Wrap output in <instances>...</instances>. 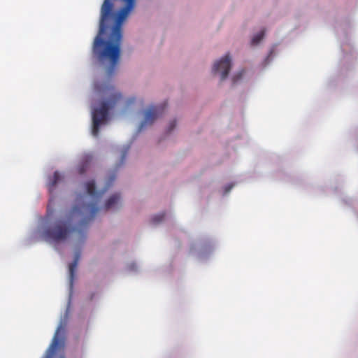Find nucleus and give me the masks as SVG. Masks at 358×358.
I'll return each instance as SVG.
<instances>
[{
	"label": "nucleus",
	"mask_w": 358,
	"mask_h": 358,
	"mask_svg": "<svg viewBox=\"0 0 358 358\" xmlns=\"http://www.w3.org/2000/svg\"><path fill=\"white\" fill-rule=\"evenodd\" d=\"M113 175L103 190H96L94 180L85 184L87 195H79L76 199V205L66 215L65 217L57 220L48 227L43 231L44 238L49 242L59 243L66 240L69 236L77 232L80 239L85 238L83 226L92 220L99 211L98 203L103 194L112 185L115 180Z\"/></svg>",
	"instance_id": "obj_1"
},
{
	"label": "nucleus",
	"mask_w": 358,
	"mask_h": 358,
	"mask_svg": "<svg viewBox=\"0 0 358 358\" xmlns=\"http://www.w3.org/2000/svg\"><path fill=\"white\" fill-rule=\"evenodd\" d=\"M108 90L110 92V97L102 101L100 106L94 108L92 111V134L96 137L99 135L100 126L106 123L108 120L109 110L113 108L122 99L121 94L115 92L113 87H109Z\"/></svg>",
	"instance_id": "obj_2"
},
{
	"label": "nucleus",
	"mask_w": 358,
	"mask_h": 358,
	"mask_svg": "<svg viewBox=\"0 0 358 358\" xmlns=\"http://www.w3.org/2000/svg\"><path fill=\"white\" fill-rule=\"evenodd\" d=\"M231 58L229 55L227 54L223 57L220 60L216 62L213 67V72L214 73H220L221 80H225L229 73L231 66Z\"/></svg>",
	"instance_id": "obj_3"
},
{
	"label": "nucleus",
	"mask_w": 358,
	"mask_h": 358,
	"mask_svg": "<svg viewBox=\"0 0 358 358\" xmlns=\"http://www.w3.org/2000/svg\"><path fill=\"white\" fill-rule=\"evenodd\" d=\"M162 113V109L159 107L152 106L144 114V119L139 126L138 130H142L145 127L151 125L155 120Z\"/></svg>",
	"instance_id": "obj_4"
},
{
	"label": "nucleus",
	"mask_w": 358,
	"mask_h": 358,
	"mask_svg": "<svg viewBox=\"0 0 358 358\" xmlns=\"http://www.w3.org/2000/svg\"><path fill=\"white\" fill-rule=\"evenodd\" d=\"M63 334H64V329H63L62 324H60L57 327V329L55 331V336L53 337L52 343L48 348V357H51L52 356H53L55 354L56 350H57V348L60 344V342H61L60 337L62 336Z\"/></svg>",
	"instance_id": "obj_5"
},
{
	"label": "nucleus",
	"mask_w": 358,
	"mask_h": 358,
	"mask_svg": "<svg viewBox=\"0 0 358 358\" xmlns=\"http://www.w3.org/2000/svg\"><path fill=\"white\" fill-rule=\"evenodd\" d=\"M62 180V176L58 171H55L52 177L49 178L48 187L50 193H52L57 184Z\"/></svg>",
	"instance_id": "obj_6"
},
{
	"label": "nucleus",
	"mask_w": 358,
	"mask_h": 358,
	"mask_svg": "<svg viewBox=\"0 0 358 358\" xmlns=\"http://www.w3.org/2000/svg\"><path fill=\"white\" fill-rule=\"evenodd\" d=\"M120 201V195L118 194H113L106 202L104 208L109 210L114 208Z\"/></svg>",
	"instance_id": "obj_7"
},
{
	"label": "nucleus",
	"mask_w": 358,
	"mask_h": 358,
	"mask_svg": "<svg viewBox=\"0 0 358 358\" xmlns=\"http://www.w3.org/2000/svg\"><path fill=\"white\" fill-rule=\"evenodd\" d=\"M92 160V156L91 155H86L84 156L82 164L79 166L78 168V173L80 174H83L86 169L87 168L88 165Z\"/></svg>",
	"instance_id": "obj_8"
},
{
	"label": "nucleus",
	"mask_w": 358,
	"mask_h": 358,
	"mask_svg": "<svg viewBox=\"0 0 358 358\" xmlns=\"http://www.w3.org/2000/svg\"><path fill=\"white\" fill-rule=\"evenodd\" d=\"M79 258H80V253L77 252L76 254L75 259L69 265V275H70V278H71V281H73V280L74 273L76 269Z\"/></svg>",
	"instance_id": "obj_9"
},
{
	"label": "nucleus",
	"mask_w": 358,
	"mask_h": 358,
	"mask_svg": "<svg viewBox=\"0 0 358 358\" xmlns=\"http://www.w3.org/2000/svg\"><path fill=\"white\" fill-rule=\"evenodd\" d=\"M264 33H265V31L262 30L259 33H258L257 34L254 36L253 38H252V41H251L252 45H257L263 39V38L264 36Z\"/></svg>",
	"instance_id": "obj_10"
},
{
	"label": "nucleus",
	"mask_w": 358,
	"mask_h": 358,
	"mask_svg": "<svg viewBox=\"0 0 358 358\" xmlns=\"http://www.w3.org/2000/svg\"><path fill=\"white\" fill-rule=\"evenodd\" d=\"M164 217H165L164 213H159L158 215H155L152 217V222L153 224H158L164 220Z\"/></svg>",
	"instance_id": "obj_11"
},
{
	"label": "nucleus",
	"mask_w": 358,
	"mask_h": 358,
	"mask_svg": "<svg viewBox=\"0 0 358 358\" xmlns=\"http://www.w3.org/2000/svg\"><path fill=\"white\" fill-rule=\"evenodd\" d=\"M243 73L244 71H241L238 72L236 75H235L232 78L233 83H236L239 79H241L243 76Z\"/></svg>",
	"instance_id": "obj_12"
},
{
	"label": "nucleus",
	"mask_w": 358,
	"mask_h": 358,
	"mask_svg": "<svg viewBox=\"0 0 358 358\" xmlns=\"http://www.w3.org/2000/svg\"><path fill=\"white\" fill-rule=\"evenodd\" d=\"M176 121L174 120L171 121L169 124V128H168V132L170 133L176 127Z\"/></svg>",
	"instance_id": "obj_13"
},
{
	"label": "nucleus",
	"mask_w": 358,
	"mask_h": 358,
	"mask_svg": "<svg viewBox=\"0 0 358 358\" xmlns=\"http://www.w3.org/2000/svg\"><path fill=\"white\" fill-rule=\"evenodd\" d=\"M232 187H233V185L232 184L227 185L225 187V193L229 192V191L231 189Z\"/></svg>",
	"instance_id": "obj_14"
},
{
	"label": "nucleus",
	"mask_w": 358,
	"mask_h": 358,
	"mask_svg": "<svg viewBox=\"0 0 358 358\" xmlns=\"http://www.w3.org/2000/svg\"><path fill=\"white\" fill-rule=\"evenodd\" d=\"M125 157H126V152L123 153L122 156V163L124 162V159H125Z\"/></svg>",
	"instance_id": "obj_15"
}]
</instances>
